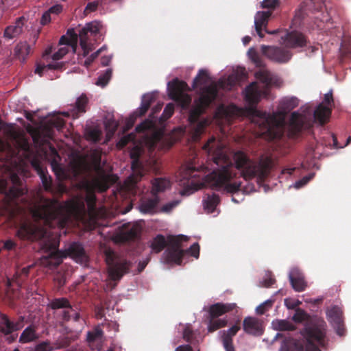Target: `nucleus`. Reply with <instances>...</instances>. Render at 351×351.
<instances>
[{
	"mask_svg": "<svg viewBox=\"0 0 351 351\" xmlns=\"http://www.w3.org/2000/svg\"><path fill=\"white\" fill-rule=\"evenodd\" d=\"M203 149L211 157L218 167L206 176V180L213 189L226 193H234L240 190L241 182L233 181L236 172L233 171V163L224 153L223 147L215 137L210 138L203 146Z\"/></svg>",
	"mask_w": 351,
	"mask_h": 351,
	"instance_id": "1",
	"label": "nucleus"
},
{
	"mask_svg": "<svg viewBox=\"0 0 351 351\" xmlns=\"http://www.w3.org/2000/svg\"><path fill=\"white\" fill-rule=\"evenodd\" d=\"M267 90L260 89L256 82H253L245 89V99L250 105L248 112L252 117V122L256 125L263 133H267L273 140L281 139L285 132L284 119L276 114H269L256 108L262 96H266Z\"/></svg>",
	"mask_w": 351,
	"mask_h": 351,
	"instance_id": "2",
	"label": "nucleus"
},
{
	"mask_svg": "<svg viewBox=\"0 0 351 351\" xmlns=\"http://www.w3.org/2000/svg\"><path fill=\"white\" fill-rule=\"evenodd\" d=\"M326 324L323 320L307 324L300 331L305 346L301 340L287 338L282 341L280 351H322L326 345Z\"/></svg>",
	"mask_w": 351,
	"mask_h": 351,
	"instance_id": "3",
	"label": "nucleus"
},
{
	"mask_svg": "<svg viewBox=\"0 0 351 351\" xmlns=\"http://www.w3.org/2000/svg\"><path fill=\"white\" fill-rule=\"evenodd\" d=\"M47 232L43 228L38 227L32 223H24L17 230L16 235L22 240L30 241H43V248L49 252L48 255L42 259V263L50 268L58 267L62 263L65 255L58 249L59 243L56 241H51L47 238Z\"/></svg>",
	"mask_w": 351,
	"mask_h": 351,
	"instance_id": "4",
	"label": "nucleus"
},
{
	"mask_svg": "<svg viewBox=\"0 0 351 351\" xmlns=\"http://www.w3.org/2000/svg\"><path fill=\"white\" fill-rule=\"evenodd\" d=\"M31 212L36 220H43L50 228L56 225L64 227L69 217L70 206L56 199L41 197L34 205Z\"/></svg>",
	"mask_w": 351,
	"mask_h": 351,
	"instance_id": "5",
	"label": "nucleus"
},
{
	"mask_svg": "<svg viewBox=\"0 0 351 351\" xmlns=\"http://www.w3.org/2000/svg\"><path fill=\"white\" fill-rule=\"evenodd\" d=\"M233 160L236 169L241 171V176L245 180L256 177L264 180L269 174L271 160L268 157L261 158L258 162H256L244 152L237 151L234 153Z\"/></svg>",
	"mask_w": 351,
	"mask_h": 351,
	"instance_id": "6",
	"label": "nucleus"
},
{
	"mask_svg": "<svg viewBox=\"0 0 351 351\" xmlns=\"http://www.w3.org/2000/svg\"><path fill=\"white\" fill-rule=\"evenodd\" d=\"M218 95V88L213 82L200 88L199 104L193 108L189 112V121L191 124L197 123L195 133L200 134L206 125V121H199V117L205 110L215 100Z\"/></svg>",
	"mask_w": 351,
	"mask_h": 351,
	"instance_id": "7",
	"label": "nucleus"
},
{
	"mask_svg": "<svg viewBox=\"0 0 351 351\" xmlns=\"http://www.w3.org/2000/svg\"><path fill=\"white\" fill-rule=\"evenodd\" d=\"M187 237L182 234L170 236L169 237V245L163 253V258L166 263L181 265L182 258L186 253H189L191 256L198 258L199 256V245L197 243H193L187 250H184L181 248V243L187 241Z\"/></svg>",
	"mask_w": 351,
	"mask_h": 351,
	"instance_id": "8",
	"label": "nucleus"
},
{
	"mask_svg": "<svg viewBox=\"0 0 351 351\" xmlns=\"http://www.w3.org/2000/svg\"><path fill=\"white\" fill-rule=\"evenodd\" d=\"M105 259L108 265V275L113 281L119 280L130 271L131 263L126 259L119 258L110 249L105 251Z\"/></svg>",
	"mask_w": 351,
	"mask_h": 351,
	"instance_id": "9",
	"label": "nucleus"
},
{
	"mask_svg": "<svg viewBox=\"0 0 351 351\" xmlns=\"http://www.w3.org/2000/svg\"><path fill=\"white\" fill-rule=\"evenodd\" d=\"M13 186L8 187V182L5 180H0V191L5 195V201L7 208L16 206L17 199L25 194V189L20 187L21 180L16 173H12L10 176Z\"/></svg>",
	"mask_w": 351,
	"mask_h": 351,
	"instance_id": "10",
	"label": "nucleus"
},
{
	"mask_svg": "<svg viewBox=\"0 0 351 351\" xmlns=\"http://www.w3.org/2000/svg\"><path fill=\"white\" fill-rule=\"evenodd\" d=\"M189 90L188 84L184 81L176 79L168 83L169 97L183 109L187 108L191 103V97L186 93Z\"/></svg>",
	"mask_w": 351,
	"mask_h": 351,
	"instance_id": "11",
	"label": "nucleus"
},
{
	"mask_svg": "<svg viewBox=\"0 0 351 351\" xmlns=\"http://www.w3.org/2000/svg\"><path fill=\"white\" fill-rule=\"evenodd\" d=\"M313 121L311 118L298 112L291 113L287 125V136L290 138L298 137L303 130L311 129Z\"/></svg>",
	"mask_w": 351,
	"mask_h": 351,
	"instance_id": "12",
	"label": "nucleus"
},
{
	"mask_svg": "<svg viewBox=\"0 0 351 351\" xmlns=\"http://www.w3.org/2000/svg\"><path fill=\"white\" fill-rule=\"evenodd\" d=\"M261 52L268 59L278 63H287L293 54L286 47L262 45Z\"/></svg>",
	"mask_w": 351,
	"mask_h": 351,
	"instance_id": "13",
	"label": "nucleus"
},
{
	"mask_svg": "<svg viewBox=\"0 0 351 351\" xmlns=\"http://www.w3.org/2000/svg\"><path fill=\"white\" fill-rule=\"evenodd\" d=\"M200 173L201 171L199 168L191 165L184 169L182 174V179L180 180V184L185 186L182 194H186L190 191L193 192L199 189V180H197V178L200 177Z\"/></svg>",
	"mask_w": 351,
	"mask_h": 351,
	"instance_id": "14",
	"label": "nucleus"
},
{
	"mask_svg": "<svg viewBox=\"0 0 351 351\" xmlns=\"http://www.w3.org/2000/svg\"><path fill=\"white\" fill-rule=\"evenodd\" d=\"M280 38L287 48L298 49L306 47L309 42L307 37L297 30L285 31Z\"/></svg>",
	"mask_w": 351,
	"mask_h": 351,
	"instance_id": "15",
	"label": "nucleus"
},
{
	"mask_svg": "<svg viewBox=\"0 0 351 351\" xmlns=\"http://www.w3.org/2000/svg\"><path fill=\"white\" fill-rule=\"evenodd\" d=\"M327 316L329 320L332 323L337 334L339 336L344 335L346 329L342 319V311L341 308L337 306L331 307L327 311Z\"/></svg>",
	"mask_w": 351,
	"mask_h": 351,
	"instance_id": "16",
	"label": "nucleus"
},
{
	"mask_svg": "<svg viewBox=\"0 0 351 351\" xmlns=\"http://www.w3.org/2000/svg\"><path fill=\"white\" fill-rule=\"evenodd\" d=\"M62 252L65 258L70 256L77 263H86L88 259L83 245L79 242L71 243Z\"/></svg>",
	"mask_w": 351,
	"mask_h": 351,
	"instance_id": "17",
	"label": "nucleus"
},
{
	"mask_svg": "<svg viewBox=\"0 0 351 351\" xmlns=\"http://www.w3.org/2000/svg\"><path fill=\"white\" fill-rule=\"evenodd\" d=\"M88 104V97L85 94H82L73 104L70 105L69 111L63 114L67 117L71 116L73 119H77L86 112Z\"/></svg>",
	"mask_w": 351,
	"mask_h": 351,
	"instance_id": "18",
	"label": "nucleus"
},
{
	"mask_svg": "<svg viewBox=\"0 0 351 351\" xmlns=\"http://www.w3.org/2000/svg\"><path fill=\"white\" fill-rule=\"evenodd\" d=\"M271 15V11H263V12H258L254 18V25L255 29L257 34L261 38L264 37V34L262 33L263 28L264 27L265 32L269 34H276L280 32L279 29H276L274 31H268L266 29V26L268 23V19Z\"/></svg>",
	"mask_w": 351,
	"mask_h": 351,
	"instance_id": "19",
	"label": "nucleus"
},
{
	"mask_svg": "<svg viewBox=\"0 0 351 351\" xmlns=\"http://www.w3.org/2000/svg\"><path fill=\"white\" fill-rule=\"evenodd\" d=\"M25 19L24 16L17 18L14 23L7 26L3 32V38L12 40L18 38L23 32Z\"/></svg>",
	"mask_w": 351,
	"mask_h": 351,
	"instance_id": "20",
	"label": "nucleus"
},
{
	"mask_svg": "<svg viewBox=\"0 0 351 351\" xmlns=\"http://www.w3.org/2000/svg\"><path fill=\"white\" fill-rule=\"evenodd\" d=\"M240 328L239 323H237L229 329L220 332L221 334V339L225 351H236L233 344V337L237 335Z\"/></svg>",
	"mask_w": 351,
	"mask_h": 351,
	"instance_id": "21",
	"label": "nucleus"
},
{
	"mask_svg": "<svg viewBox=\"0 0 351 351\" xmlns=\"http://www.w3.org/2000/svg\"><path fill=\"white\" fill-rule=\"evenodd\" d=\"M130 157L132 159V174L129 177V180L132 184H136L145 175V170L139 160V155L137 152H132Z\"/></svg>",
	"mask_w": 351,
	"mask_h": 351,
	"instance_id": "22",
	"label": "nucleus"
},
{
	"mask_svg": "<svg viewBox=\"0 0 351 351\" xmlns=\"http://www.w3.org/2000/svg\"><path fill=\"white\" fill-rule=\"evenodd\" d=\"M243 328L246 333L256 336L261 335L263 331L262 322L253 317L244 319Z\"/></svg>",
	"mask_w": 351,
	"mask_h": 351,
	"instance_id": "23",
	"label": "nucleus"
},
{
	"mask_svg": "<svg viewBox=\"0 0 351 351\" xmlns=\"http://www.w3.org/2000/svg\"><path fill=\"white\" fill-rule=\"evenodd\" d=\"M139 234L140 230L137 226L123 224L117 237L122 242H130L138 239Z\"/></svg>",
	"mask_w": 351,
	"mask_h": 351,
	"instance_id": "24",
	"label": "nucleus"
},
{
	"mask_svg": "<svg viewBox=\"0 0 351 351\" xmlns=\"http://www.w3.org/2000/svg\"><path fill=\"white\" fill-rule=\"evenodd\" d=\"M237 308L235 303H216L209 308V316L211 318H219L223 314L232 311Z\"/></svg>",
	"mask_w": 351,
	"mask_h": 351,
	"instance_id": "25",
	"label": "nucleus"
},
{
	"mask_svg": "<svg viewBox=\"0 0 351 351\" xmlns=\"http://www.w3.org/2000/svg\"><path fill=\"white\" fill-rule=\"evenodd\" d=\"M159 202L158 195H154L152 198H143L138 206L139 210L144 214L153 215L157 212Z\"/></svg>",
	"mask_w": 351,
	"mask_h": 351,
	"instance_id": "26",
	"label": "nucleus"
},
{
	"mask_svg": "<svg viewBox=\"0 0 351 351\" xmlns=\"http://www.w3.org/2000/svg\"><path fill=\"white\" fill-rule=\"evenodd\" d=\"M289 280L293 289L298 292L303 291L306 284L304 281L303 276L296 269H293L291 271L289 275Z\"/></svg>",
	"mask_w": 351,
	"mask_h": 351,
	"instance_id": "27",
	"label": "nucleus"
},
{
	"mask_svg": "<svg viewBox=\"0 0 351 351\" xmlns=\"http://www.w3.org/2000/svg\"><path fill=\"white\" fill-rule=\"evenodd\" d=\"M331 114V108L328 106H324L320 104L317 106L314 111L313 117L315 121H317L320 125L326 124Z\"/></svg>",
	"mask_w": 351,
	"mask_h": 351,
	"instance_id": "28",
	"label": "nucleus"
},
{
	"mask_svg": "<svg viewBox=\"0 0 351 351\" xmlns=\"http://www.w3.org/2000/svg\"><path fill=\"white\" fill-rule=\"evenodd\" d=\"M90 34L88 29L84 26L79 31L80 44L83 50V56H86L93 50V45L88 43V38Z\"/></svg>",
	"mask_w": 351,
	"mask_h": 351,
	"instance_id": "29",
	"label": "nucleus"
},
{
	"mask_svg": "<svg viewBox=\"0 0 351 351\" xmlns=\"http://www.w3.org/2000/svg\"><path fill=\"white\" fill-rule=\"evenodd\" d=\"M38 337V335L36 332V327L32 324L22 332L19 337V342L27 343L37 340Z\"/></svg>",
	"mask_w": 351,
	"mask_h": 351,
	"instance_id": "30",
	"label": "nucleus"
},
{
	"mask_svg": "<svg viewBox=\"0 0 351 351\" xmlns=\"http://www.w3.org/2000/svg\"><path fill=\"white\" fill-rule=\"evenodd\" d=\"M19 243L13 239H7L3 241V245L0 249V252H7L12 257L16 256L20 252Z\"/></svg>",
	"mask_w": 351,
	"mask_h": 351,
	"instance_id": "31",
	"label": "nucleus"
},
{
	"mask_svg": "<svg viewBox=\"0 0 351 351\" xmlns=\"http://www.w3.org/2000/svg\"><path fill=\"white\" fill-rule=\"evenodd\" d=\"M152 193L158 195L170 186V182L165 178H156L152 181Z\"/></svg>",
	"mask_w": 351,
	"mask_h": 351,
	"instance_id": "32",
	"label": "nucleus"
},
{
	"mask_svg": "<svg viewBox=\"0 0 351 351\" xmlns=\"http://www.w3.org/2000/svg\"><path fill=\"white\" fill-rule=\"evenodd\" d=\"M155 101V95L153 93H147L143 96L141 104L135 112L136 117L143 116L150 108L152 104Z\"/></svg>",
	"mask_w": 351,
	"mask_h": 351,
	"instance_id": "33",
	"label": "nucleus"
},
{
	"mask_svg": "<svg viewBox=\"0 0 351 351\" xmlns=\"http://www.w3.org/2000/svg\"><path fill=\"white\" fill-rule=\"evenodd\" d=\"M0 332L4 335H8L16 331L14 322L11 321L5 314L0 315Z\"/></svg>",
	"mask_w": 351,
	"mask_h": 351,
	"instance_id": "34",
	"label": "nucleus"
},
{
	"mask_svg": "<svg viewBox=\"0 0 351 351\" xmlns=\"http://www.w3.org/2000/svg\"><path fill=\"white\" fill-rule=\"evenodd\" d=\"M219 202V196L215 193L211 195L208 194L203 200L204 209L209 213H212L215 211Z\"/></svg>",
	"mask_w": 351,
	"mask_h": 351,
	"instance_id": "35",
	"label": "nucleus"
},
{
	"mask_svg": "<svg viewBox=\"0 0 351 351\" xmlns=\"http://www.w3.org/2000/svg\"><path fill=\"white\" fill-rule=\"evenodd\" d=\"M32 165L37 171L38 174L40 176L45 189L46 191L51 190L52 182L51 176H48L45 169H43L38 163L35 162H33Z\"/></svg>",
	"mask_w": 351,
	"mask_h": 351,
	"instance_id": "36",
	"label": "nucleus"
},
{
	"mask_svg": "<svg viewBox=\"0 0 351 351\" xmlns=\"http://www.w3.org/2000/svg\"><path fill=\"white\" fill-rule=\"evenodd\" d=\"M67 34L71 36V38H69L66 36H62L59 40V45H65L68 47V49L71 47L73 51L75 52L77 35L75 33L73 29H68Z\"/></svg>",
	"mask_w": 351,
	"mask_h": 351,
	"instance_id": "37",
	"label": "nucleus"
},
{
	"mask_svg": "<svg viewBox=\"0 0 351 351\" xmlns=\"http://www.w3.org/2000/svg\"><path fill=\"white\" fill-rule=\"evenodd\" d=\"M299 105V100L295 97H285L280 102V108L285 114Z\"/></svg>",
	"mask_w": 351,
	"mask_h": 351,
	"instance_id": "38",
	"label": "nucleus"
},
{
	"mask_svg": "<svg viewBox=\"0 0 351 351\" xmlns=\"http://www.w3.org/2000/svg\"><path fill=\"white\" fill-rule=\"evenodd\" d=\"M170 236L168 237V238ZM167 245L165 237L162 234H158L152 242L151 247L155 253H159ZM169 243L168 242V246Z\"/></svg>",
	"mask_w": 351,
	"mask_h": 351,
	"instance_id": "39",
	"label": "nucleus"
},
{
	"mask_svg": "<svg viewBox=\"0 0 351 351\" xmlns=\"http://www.w3.org/2000/svg\"><path fill=\"white\" fill-rule=\"evenodd\" d=\"M271 324L274 329L278 331H292L295 329V326L286 319H276Z\"/></svg>",
	"mask_w": 351,
	"mask_h": 351,
	"instance_id": "40",
	"label": "nucleus"
},
{
	"mask_svg": "<svg viewBox=\"0 0 351 351\" xmlns=\"http://www.w3.org/2000/svg\"><path fill=\"white\" fill-rule=\"evenodd\" d=\"M228 321L226 319L211 318L208 317V331L213 332L215 330L227 325Z\"/></svg>",
	"mask_w": 351,
	"mask_h": 351,
	"instance_id": "41",
	"label": "nucleus"
},
{
	"mask_svg": "<svg viewBox=\"0 0 351 351\" xmlns=\"http://www.w3.org/2000/svg\"><path fill=\"white\" fill-rule=\"evenodd\" d=\"M209 80V75L206 69H200L193 81V88H195L200 84H204Z\"/></svg>",
	"mask_w": 351,
	"mask_h": 351,
	"instance_id": "42",
	"label": "nucleus"
},
{
	"mask_svg": "<svg viewBox=\"0 0 351 351\" xmlns=\"http://www.w3.org/2000/svg\"><path fill=\"white\" fill-rule=\"evenodd\" d=\"M30 51V46L26 43H19L16 45L14 51L16 56L19 58L21 56L23 59L27 56Z\"/></svg>",
	"mask_w": 351,
	"mask_h": 351,
	"instance_id": "43",
	"label": "nucleus"
},
{
	"mask_svg": "<svg viewBox=\"0 0 351 351\" xmlns=\"http://www.w3.org/2000/svg\"><path fill=\"white\" fill-rule=\"evenodd\" d=\"M71 306L69 301L65 298H56L50 303L52 309L66 308Z\"/></svg>",
	"mask_w": 351,
	"mask_h": 351,
	"instance_id": "44",
	"label": "nucleus"
},
{
	"mask_svg": "<svg viewBox=\"0 0 351 351\" xmlns=\"http://www.w3.org/2000/svg\"><path fill=\"white\" fill-rule=\"evenodd\" d=\"M103 330L99 326H96L93 330L87 332V341L89 343L94 342L97 339H99L103 336Z\"/></svg>",
	"mask_w": 351,
	"mask_h": 351,
	"instance_id": "45",
	"label": "nucleus"
},
{
	"mask_svg": "<svg viewBox=\"0 0 351 351\" xmlns=\"http://www.w3.org/2000/svg\"><path fill=\"white\" fill-rule=\"evenodd\" d=\"M86 202L89 212L94 214L96 212V196L93 192L89 191L86 197Z\"/></svg>",
	"mask_w": 351,
	"mask_h": 351,
	"instance_id": "46",
	"label": "nucleus"
},
{
	"mask_svg": "<svg viewBox=\"0 0 351 351\" xmlns=\"http://www.w3.org/2000/svg\"><path fill=\"white\" fill-rule=\"evenodd\" d=\"M101 135V131L97 128H89L86 131V137L87 140L93 142H98Z\"/></svg>",
	"mask_w": 351,
	"mask_h": 351,
	"instance_id": "47",
	"label": "nucleus"
},
{
	"mask_svg": "<svg viewBox=\"0 0 351 351\" xmlns=\"http://www.w3.org/2000/svg\"><path fill=\"white\" fill-rule=\"evenodd\" d=\"M255 77L257 80L266 85H269L271 82V77L270 73L267 71L260 70L255 73Z\"/></svg>",
	"mask_w": 351,
	"mask_h": 351,
	"instance_id": "48",
	"label": "nucleus"
},
{
	"mask_svg": "<svg viewBox=\"0 0 351 351\" xmlns=\"http://www.w3.org/2000/svg\"><path fill=\"white\" fill-rule=\"evenodd\" d=\"M62 67V63H52V64H48L47 65H38L36 69H35V73L38 74L40 76H42L43 72L45 69H53V70H58L60 69Z\"/></svg>",
	"mask_w": 351,
	"mask_h": 351,
	"instance_id": "49",
	"label": "nucleus"
},
{
	"mask_svg": "<svg viewBox=\"0 0 351 351\" xmlns=\"http://www.w3.org/2000/svg\"><path fill=\"white\" fill-rule=\"evenodd\" d=\"M247 54L250 59L256 64V66L262 67L264 66L263 62L259 54L254 48H250L247 51Z\"/></svg>",
	"mask_w": 351,
	"mask_h": 351,
	"instance_id": "50",
	"label": "nucleus"
},
{
	"mask_svg": "<svg viewBox=\"0 0 351 351\" xmlns=\"http://www.w3.org/2000/svg\"><path fill=\"white\" fill-rule=\"evenodd\" d=\"M112 75V70L108 69L105 73L101 74L96 82V84L100 86H105L109 82Z\"/></svg>",
	"mask_w": 351,
	"mask_h": 351,
	"instance_id": "51",
	"label": "nucleus"
},
{
	"mask_svg": "<svg viewBox=\"0 0 351 351\" xmlns=\"http://www.w3.org/2000/svg\"><path fill=\"white\" fill-rule=\"evenodd\" d=\"M308 318V315L304 311L298 308L294 313L292 319L296 323H301Z\"/></svg>",
	"mask_w": 351,
	"mask_h": 351,
	"instance_id": "52",
	"label": "nucleus"
},
{
	"mask_svg": "<svg viewBox=\"0 0 351 351\" xmlns=\"http://www.w3.org/2000/svg\"><path fill=\"white\" fill-rule=\"evenodd\" d=\"M276 282L275 278H274L271 271H267L265 274V276L261 282L262 286L265 287H270L272 286Z\"/></svg>",
	"mask_w": 351,
	"mask_h": 351,
	"instance_id": "53",
	"label": "nucleus"
},
{
	"mask_svg": "<svg viewBox=\"0 0 351 351\" xmlns=\"http://www.w3.org/2000/svg\"><path fill=\"white\" fill-rule=\"evenodd\" d=\"M51 167L53 169V171L56 175L58 178H61L64 176V170L61 167V165L58 163L55 159L52 160L51 163Z\"/></svg>",
	"mask_w": 351,
	"mask_h": 351,
	"instance_id": "54",
	"label": "nucleus"
},
{
	"mask_svg": "<svg viewBox=\"0 0 351 351\" xmlns=\"http://www.w3.org/2000/svg\"><path fill=\"white\" fill-rule=\"evenodd\" d=\"M193 337L194 334L191 325L186 326L183 330V339L188 343H192Z\"/></svg>",
	"mask_w": 351,
	"mask_h": 351,
	"instance_id": "55",
	"label": "nucleus"
},
{
	"mask_svg": "<svg viewBox=\"0 0 351 351\" xmlns=\"http://www.w3.org/2000/svg\"><path fill=\"white\" fill-rule=\"evenodd\" d=\"M174 112V105L173 104H168L164 110H163V112L162 114V116H161V119H163V120H167L168 119H169L173 114Z\"/></svg>",
	"mask_w": 351,
	"mask_h": 351,
	"instance_id": "56",
	"label": "nucleus"
},
{
	"mask_svg": "<svg viewBox=\"0 0 351 351\" xmlns=\"http://www.w3.org/2000/svg\"><path fill=\"white\" fill-rule=\"evenodd\" d=\"M90 36H95L99 32L101 25L97 21H93L86 25Z\"/></svg>",
	"mask_w": 351,
	"mask_h": 351,
	"instance_id": "57",
	"label": "nucleus"
},
{
	"mask_svg": "<svg viewBox=\"0 0 351 351\" xmlns=\"http://www.w3.org/2000/svg\"><path fill=\"white\" fill-rule=\"evenodd\" d=\"M152 126V122L149 120H145L141 123L140 124L137 125L135 130L138 133H143L150 129Z\"/></svg>",
	"mask_w": 351,
	"mask_h": 351,
	"instance_id": "58",
	"label": "nucleus"
},
{
	"mask_svg": "<svg viewBox=\"0 0 351 351\" xmlns=\"http://www.w3.org/2000/svg\"><path fill=\"white\" fill-rule=\"evenodd\" d=\"M272 302L270 300H267L263 304L258 306L256 308V312L258 315H263L267 311L271 306Z\"/></svg>",
	"mask_w": 351,
	"mask_h": 351,
	"instance_id": "59",
	"label": "nucleus"
},
{
	"mask_svg": "<svg viewBox=\"0 0 351 351\" xmlns=\"http://www.w3.org/2000/svg\"><path fill=\"white\" fill-rule=\"evenodd\" d=\"M69 51L68 47L64 46L60 47L58 51L55 52L52 56L53 60H59L62 59Z\"/></svg>",
	"mask_w": 351,
	"mask_h": 351,
	"instance_id": "60",
	"label": "nucleus"
},
{
	"mask_svg": "<svg viewBox=\"0 0 351 351\" xmlns=\"http://www.w3.org/2000/svg\"><path fill=\"white\" fill-rule=\"evenodd\" d=\"M51 125L53 128H56L58 130H61L64 127L65 121L60 117H56L51 120Z\"/></svg>",
	"mask_w": 351,
	"mask_h": 351,
	"instance_id": "61",
	"label": "nucleus"
},
{
	"mask_svg": "<svg viewBox=\"0 0 351 351\" xmlns=\"http://www.w3.org/2000/svg\"><path fill=\"white\" fill-rule=\"evenodd\" d=\"M98 5H99L98 1H93V2L88 3L86 5V6L84 10V14L85 15H88V14L96 11L98 8Z\"/></svg>",
	"mask_w": 351,
	"mask_h": 351,
	"instance_id": "62",
	"label": "nucleus"
},
{
	"mask_svg": "<svg viewBox=\"0 0 351 351\" xmlns=\"http://www.w3.org/2000/svg\"><path fill=\"white\" fill-rule=\"evenodd\" d=\"M263 8L275 9L279 5L278 0H263L261 3Z\"/></svg>",
	"mask_w": 351,
	"mask_h": 351,
	"instance_id": "63",
	"label": "nucleus"
},
{
	"mask_svg": "<svg viewBox=\"0 0 351 351\" xmlns=\"http://www.w3.org/2000/svg\"><path fill=\"white\" fill-rule=\"evenodd\" d=\"M52 350L49 342L43 341L35 347V351H51Z\"/></svg>",
	"mask_w": 351,
	"mask_h": 351,
	"instance_id": "64",
	"label": "nucleus"
}]
</instances>
